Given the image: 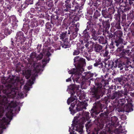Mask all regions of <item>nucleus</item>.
Returning a JSON list of instances; mask_svg holds the SVG:
<instances>
[{
    "label": "nucleus",
    "mask_w": 134,
    "mask_h": 134,
    "mask_svg": "<svg viewBox=\"0 0 134 134\" xmlns=\"http://www.w3.org/2000/svg\"><path fill=\"white\" fill-rule=\"evenodd\" d=\"M74 62L75 65H77V68L76 69H74L72 71H69V73L72 74V76L74 81L75 80L77 82L80 83L83 80L82 78L80 79V78L81 73L84 71L83 67L85 65V60L83 58L77 57L74 58Z\"/></svg>",
    "instance_id": "obj_1"
},
{
    "label": "nucleus",
    "mask_w": 134,
    "mask_h": 134,
    "mask_svg": "<svg viewBox=\"0 0 134 134\" xmlns=\"http://www.w3.org/2000/svg\"><path fill=\"white\" fill-rule=\"evenodd\" d=\"M8 80L9 81V83L8 88H10L11 92L8 93V91L7 90L6 92L8 93L7 95V97L13 98L16 96L18 98H23V94L21 92H19L18 87L16 86L17 85V82L20 80L19 77H14V79L11 78H9Z\"/></svg>",
    "instance_id": "obj_2"
},
{
    "label": "nucleus",
    "mask_w": 134,
    "mask_h": 134,
    "mask_svg": "<svg viewBox=\"0 0 134 134\" xmlns=\"http://www.w3.org/2000/svg\"><path fill=\"white\" fill-rule=\"evenodd\" d=\"M12 103L11 104L8 103L7 99L6 97L1 99L0 100V105H1L0 106V117L2 115L5 108L6 110L7 109L8 111V113L6 114L7 117L9 120H11L13 114L12 107L15 106L12 105Z\"/></svg>",
    "instance_id": "obj_3"
},
{
    "label": "nucleus",
    "mask_w": 134,
    "mask_h": 134,
    "mask_svg": "<svg viewBox=\"0 0 134 134\" xmlns=\"http://www.w3.org/2000/svg\"><path fill=\"white\" fill-rule=\"evenodd\" d=\"M76 118V117L75 118L73 123L69 128V130L70 134H83L82 128L83 126L82 124L84 123V120L80 124L79 122H77V120H75ZM83 119L84 121L85 120V118Z\"/></svg>",
    "instance_id": "obj_4"
},
{
    "label": "nucleus",
    "mask_w": 134,
    "mask_h": 134,
    "mask_svg": "<svg viewBox=\"0 0 134 134\" xmlns=\"http://www.w3.org/2000/svg\"><path fill=\"white\" fill-rule=\"evenodd\" d=\"M76 99V97L74 98L71 97L70 98H69L67 100V103L69 105L70 103H71V107H69V108L70 111H71V113L72 115H73L75 113V112L72 109L75 106V105L77 103V102H76L77 100Z\"/></svg>",
    "instance_id": "obj_5"
},
{
    "label": "nucleus",
    "mask_w": 134,
    "mask_h": 134,
    "mask_svg": "<svg viewBox=\"0 0 134 134\" xmlns=\"http://www.w3.org/2000/svg\"><path fill=\"white\" fill-rule=\"evenodd\" d=\"M83 101L84 102H78L77 107L76 108V109L77 111H79L83 109H86L87 103L85 102V100Z\"/></svg>",
    "instance_id": "obj_6"
},
{
    "label": "nucleus",
    "mask_w": 134,
    "mask_h": 134,
    "mask_svg": "<svg viewBox=\"0 0 134 134\" xmlns=\"http://www.w3.org/2000/svg\"><path fill=\"white\" fill-rule=\"evenodd\" d=\"M33 66L34 68V69L33 70V72H35V73H33V77H34L37 75V74L38 72L40 70L41 66L38 64L34 63L33 64Z\"/></svg>",
    "instance_id": "obj_7"
},
{
    "label": "nucleus",
    "mask_w": 134,
    "mask_h": 134,
    "mask_svg": "<svg viewBox=\"0 0 134 134\" xmlns=\"http://www.w3.org/2000/svg\"><path fill=\"white\" fill-rule=\"evenodd\" d=\"M76 90L75 85H70L69 87L68 88L67 90L69 93H71V95L74 94L75 93V91Z\"/></svg>",
    "instance_id": "obj_8"
},
{
    "label": "nucleus",
    "mask_w": 134,
    "mask_h": 134,
    "mask_svg": "<svg viewBox=\"0 0 134 134\" xmlns=\"http://www.w3.org/2000/svg\"><path fill=\"white\" fill-rule=\"evenodd\" d=\"M31 77L32 78V80H29L24 86L25 89L27 91L29 90L30 87L29 86H31L34 83L33 81L34 78V77Z\"/></svg>",
    "instance_id": "obj_9"
},
{
    "label": "nucleus",
    "mask_w": 134,
    "mask_h": 134,
    "mask_svg": "<svg viewBox=\"0 0 134 134\" xmlns=\"http://www.w3.org/2000/svg\"><path fill=\"white\" fill-rule=\"evenodd\" d=\"M8 124V121L7 119L5 118H3L2 120H0V127L3 129H5L4 125H5Z\"/></svg>",
    "instance_id": "obj_10"
},
{
    "label": "nucleus",
    "mask_w": 134,
    "mask_h": 134,
    "mask_svg": "<svg viewBox=\"0 0 134 134\" xmlns=\"http://www.w3.org/2000/svg\"><path fill=\"white\" fill-rule=\"evenodd\" d=\"M23 73L27 79H28L31 75L30 71L28 70H27L25 71H24L23 72Z\"/></svg>",
    "instance_id": "obj_11"
},
{
    "label": "nucleus",
    "mask_w": 134,
    "mask_h": 134,
    "mask_svg": "<svg viewBox=\"0 0 134 134\" xmlns=\"http://www.w3.org/2000/svg\"><path fill=\"white\" fill-rule=\"evenodd\" d=\"M121 35H120V37L118 40H116L115 41V42L116 43V45L118 46L119 44L122 43L123 42V40L121 38Z\"/></svg>",
    "instance_id": "obj_12"
},
{
    "label": "nucleus",
    "mask_w": 134,
    "mask_h": 134,
    "mask_svg": "<svg viewBox=\"0 0 134 134\" xmlns=\"http://www.w3.org/2000/svg\"><path fill=\"white\" fill-rule=\"evenodd\" d=\"M102 49V47L100 45H96L94 47L95 51L97 52H99Z\"/></svg>",
    "instance_id": "obj_13"
},
{
    "label": "nucleus",
    "mask_w": 134,
    "mask_h": 134,
    "mask_svg": "<svg viewBox=\"0 0 134 134\" xmlns=\"http://www.w3.org/2000/svg\"><path fill=\"white\" fill-rule=\"evenodd\" d=\"M50 52H53V51L52 49H51V48L49 47L48 48L47 51H46V52L44 53V54L47 56H49L51 55L50 53Z\"/></svg>",
    "instance_id": "obj_14"
},
{
    "label": "nucleus",
    "mask_w": 134,
    "mask_h": 134,
    "mask_svg": "<svg viewBox=\"0 0 134 134\" xmlns=\"http://www.w3.org/2000/svg\"><path fill=\"white\" fill-rule=\"evenodd\" d=\"M114 118L115 120V121L114 122H112V124L115 127H116L118 125L119 122L118 121L116 117H114L113 118V119Z\"/></svg>",
    "instance_id": "obj_15"
},
{
    "label": "nucleus",
    "mask_w": 134,
    "mask_h": 134,
    "mask_svg": "<svg viewBox=\"0 0 134 134\" xmlns=\"http://www.w3.org/2000/svg\"><path fill=\"white\" fill-rule=\"evenodd\" d=\"M83 33L84 34L85 37L87 39H88L90 38V36L89 35L87 32H86V31H84Z\"/></svg>",
    "instance_id": "obj_16"
},
{
    "label": "nucleus",
    "mask_w": 134,
    "mask_h": 134,
    "mask_svg": "<svg viewBox=\"0 0 134 134\" xmlns=\"http://www.w3.org/2000/svg\"><path fill=\"white\" fill-rule=\"evenodd\" d=\"M66 42H64V44H62V46L63 48H66L69 47V46L66 44Z\"/></svg>",
    "instance_id": "obj_17"
},
{
    "label": "nucleus",
    "mask_w": 134,
    "mask_h": 134,
    "mask_svg": "<svg viewBox=\"0 0 134 134\" xmlns=\"http://www.w3.org/2000/svg\"><path fill=\"white\" fill-rule=\"evenodd\" d=\"M129 51V50H127L122 51L120 54V55L122 56H124L126 54V53L128 52Z\"/></svg>",
    "instance_id": "obj_18"
},
{
    "label": "nucleus",
    "mask_w": 134,
    "mask_h": 134,
    "mask_svg": "<svg viewBox=\"0 0 134 134\" xmlns=\"http://www.w3.org/2000/svg\"><path fill=\"white\" fill-rule=\"evenodd\" d=\"M20 33H17V37H16V39L17 40H18V39H19L20 40H21V38L23 37V36L22 35H21L20 36H19V35H19Z\"/></svg>",
    "instance_id": "obj_19"
},
{
    "label": "nucleus",
    "mask_w": 134,
    "mask_h": 134,
    "mask_svg": "<svg viewBox=\"0 0 134 134\" xmlns=\"http://www.w3.org/2000/svg\"><path fill=\"white\" fill-rule=\"evenodd\" d=\"M80 53V52L79 50L77 49L75 50L73 53V55H78Z\"/></svg>",
    "instance_id": "obj_20"
},
{
    "label": "nucleus",
    "mask_w": 134,
    "mask_h": 134,
    "mask_svg": "<svg viewBox=\"0 0 134 134\" xmlns=\"http://www.w3.org/2000/svg\"><path fill=\"white\" fill-rule=\"evenodd\" d=\"M66 35V34L65 33H63L60 35V38L64 39L65 38Z\"/></svg>",
    "instance_id": "obj_21"
},
{
    "label": "nucleus",
    "mask_w": 134,
    "mask_h": 134,
    "mask_svg": "<svg viewBox=\"0 0 134 134\" xmlns=\"http://www.w3.org/2000/svg\"><path fill=\"white\" fill-rule=\"evenodd\" d=\"M29 4L26 3V2H25V3H24L22 5V7H23L24 8H25Z\"/></svg>",
    "instance_id": "obj_22"
},
{
    "label": "nucleus",
    "mask_w": 134,
    "mask_h": 134,
    "mask_svg": "<svg viewBox=\"0 0 134 134\" xmlns=\"http://www.w3.org/2000/svg\"><path fill=\"white\" fill-rule=\"evenodd\" d=\"M79 98L80 100H83V99L85 97V96H82V93H81V94L80 96L79 95Z\"/></svg>",
    "instance_id": "obj_23"
},
{
    "label": "nucleus",
    "mask_w": 134,
    "mask_h": 134,
    "mask_svg": "<svg viewBox=\"0 0 134 134\" xmlns=\"http://www.w3.org/2000/svg\"><path fill=\"white\" fill-rule=\"evenodd\" d=\"M42 53H41L37 57V59H40L42 58Z\"/></svg>",
    "instance_id": "obj_24"
},
{
    "label": "nucleus",
    "mask_w": 134,
    "mask_h": 134,
    "mask_svg": "<svg viewBox=\"0 0 134 134\" xmlns=\"http://www.w3.org/2000/svg\"><path fill=\"white\" fill-rule=\"evenodd\" d=\"M91 46V49H92L94 46V44H93V43H90V44H87L86 45V47H87V46Z\"/></svg>",
    "instance_id": "obj_25"
},
{
    "label": "nucleus",
    "mask_w": 134,
    "mask_h": 134,
    "mask_svg": "<svg viewBox=\"0 0 134 134\" xmlns=\"http://www.w3.org/2000/svg\"><path fill=\"white\" fill-rule=\"evenodd\" d=\"M48 61H47L46 60H43V62H42L43 64V66H44V64H46L47 63H48Z\"/></svg>",
    "instance_id": "obj_26"
},
{
    "label": "nucleus",
    "mask_w": 134,
    "mask_h": 134,
    "mask_svg": "<svg viewBox=\"0 0 134 134\" xmlns=\"http://www.w3.org/2000/svg\"><path fill=\"white\" fill-rule=\"evenodd\" d=\"M86 114V119H88V116H89V113H88V112H86V113H85Z\"/></svg>",
    "instance_id": "obj_27"
},
{
    "label": "nucleus",
    "mask_w": 134,
    "mask_h": 134,
    "mask_svg": "<svg viewBox=\"0 0 134 134\" xmlns=\"http://www.w3.org/2000/svg\"><path fill=\"white\" fill-rule=\"evenodd\" d=\"M95 32H94V33H93V34H92V38H96V37L95 36Z\"/></svg>",
    "instance_id": "obj_28"
},
{
    "label": "nucleus",
    "mask_w": 134,
    "mask_h": 134,
    "mask_svg": "<svg viewBox=\"0 0 134 134\" xmlns=\"http://www.w3.org/2000/svg\"><path fill=\"white\" fill-rule=\"evenodd\" d=\"M132 110H133V109H132V108L130 109V108H129V109H128L126 111L130 112V111H132Z\"/></svg>",
    "instance_id": "obj_29"
},
{
    "label": "nucleus",
    "mask_w": 134,
    "mask_h": 134,
    "mask_svg": "<svg viewBox=\"0 0 134 134\" xmlns=\"http://www.w3.org/2000/svg\"><path fill=\"white\" fill-rule=\"evenodd\" d=\"M88 123L86 125V128H88L89 126H90V125H89V122H88Z\"/></svg>",
    "instance_id": "obj_30"
},
{
    "label": "nucleus",
    "mask_w": 134,
    "mask_h": 134,
    "mask_svg": "<svg viewBox=\"0 0 134 134\" xmlns=\"http://www.w3.org/2000/svg\"><path fill=\"white\" fill-rule=\"evenodd\" d=\"M108 52L107 51H105L104 55L105 56H107L108 54Z\"/></svg>",
    "instance_id": "obj_31"
},
{
    "label": "nucleus",
    "mask_w": 134,
    "mask_h": 134,
    "mask_svg": "<svg viewBox=\"0 0 134 134\" xmlns=\"http://www.w3.org/2000/svg\"><path fill=\"white\" fill-rule=\"evenodd\" d=\"M116 64H117V65H118V67H121V66H122V65L121 64H118H118L117 63H116Z\"/></svg>",
    "instance_id": "obj_32"
},
{
    "label": "nucleus",
    "mask_w": 134,
    "mask_h": 134,
    "mask_svg": "<svg viewBox=\"0 0 134 134\" xmlns=\"http://www.w3.org/2000/svg\"><path fill=\"white\" fill-rule=\"evenodd\" d=\"M66 81L67 82H69V81H71V77L70 78H69L68 79H66Z\"/></svg>",
    "instance_id": "obj_33"
},
{
    "label": "nucleus",
    "mask_w": 134,
    "mask_h": 134,
    "mask_svg": "<svg viewBox=\"0 0 134 134\" xmlns=\"http://www.w3.org/2000/svg\"><path fill=\"white\" fill-rule=\"evenodd\" d=\"M124 94L125 95H126L127 94V92H125L124 93Z\"/></svg>",
    "instance_id": "obj_34"
},
{
    "label": "nucleus",
    "mask_w": 134,
    "mask_h": 134,
    "mask_svg": "<svg viewBox=\"0 0 134 134\" xmlns=\"http://www.w3.org/2000/svg\"><path fill=\"white\" fill-rule=\"evenodd\" d=\"M33 2H29V4H33Z\"/></svg>",
    "instance_id": "obj_35"
},
{
    "label": "nucleus",
    "mask_w": 134,
    "mask_h": 134,
    "mask_svg": "<svg viewBox=\"0 0 134 134\" xmlns=\"http://www.w3.org/2000/svg\"><path fill=\"white\" fill-rule=\"evenodd\" d=\"M94 66H97V65H96V64H94Z\"/></svg>",
    "instance_id": "obj_36"
},
{
    "label": "nucleus",
    "mask_w": 134,
    "mask_h": 134,
    "mask_svg": "<svg viewBox=\"0 0 134 134\" xmlns=\"http://www.w3.org/2000/svg\"><path fill=\"white\" fill-rule=\"evenodd\" d=\"M87 59L88 60H90V58H88V59H87Z\"/></svg>",
    "instance_id": "obj_37"
},
{
    "label": "nucleus",
    "mask_w": 134,
    "mask_h": 134,
    "mask_svg": "<svg viewBox=\"0 0 134 134\" xmlns=\"http://www.w3.org/2000/svg\"><path fill=\"white\" fill-rule=\"evenodd\" d=\"M129 106H130V107H131V104H130V105H129Z\"/></svg>",
    "instance_id": "obj_38"
},
{
    "label": "nucleus",
    "mask_w": 134,
    "mask_h": 134,
    "mask_svg": "<svg viewBox=\"0 0 134 134\" xmlns=\"http://www.w3.org/2000/svg\"><path fill=\"white\" fill-rule=\"evenodd\" d=\"M78 31V30H77V29H76V31Z\"/></svg>",
    "instance_id": "obj_39"
},
{
    "label": "nucleus",
    "mask_w": 134,
    "mask_h": 134,
    "mask_svg": "<svg viewBox=\"0 0 134 134\" xmlns=\"http://www.w3.org/2000/svg\"><path fill=\"white\" fill-rule=\"evenodd\" d=\"M25 1H26V0H23V1L24 2H25Z\"/></svg>",
    "instance_id": "obj_40"
},
{
    "label": "nucleus",
    "mask_w": 134,
    "mask_h": 134,
    "mask_svg": "<svg viewBox=\"0 0 134 134\" xmlns=\"http://www.w3.org/2000/svg\"><path fill=\"white\" fill-rule=\"evenodd\" d=\"M75 35H76V34H75Z\"/></svg>",
    "instance_id": "obj_41"
},
{
    "label": "nucleus",
    "mask_w": 134,
    "mask_h": 134,
    "mask_svg": "<svg viewBox=\"0 0 134 134\" xmlns=\"http://www.w3.org/2000/svg\"><path fill=\"white\" fill-rule=\"evenodd\" d=\"M133 85L134 86V83H133Z\"/></svg>",
    "instance_id": "obj_42"
},
{
    "label": "nucleus",
    "mask_w": 134,
    "mask_h": 134,
    "mask_svg": "<svg viewBox=\"0 0 134 134\" xmlns=\"http://www.w3.org/2000/svg\"><path fill=\"white\" fill-rule=\"evenodd\" d=\"M30 1V0H29V2Z\"/></svg>",
    "instance_id": "obj_43"
}]
</instances>
